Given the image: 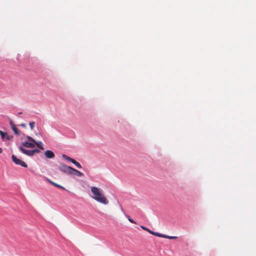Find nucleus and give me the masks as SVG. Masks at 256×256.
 Here are the masks:
<instances>
[{"label": "nucleus", "instance_id": "13", "mask_svg": "<svg viewBox=\"0 0 256 256\" xmlns=\"http://www.w3.org/2000/svg\"><path fill=\"white\" fill-rule=\"evenodd\" d=\"M71 162H72L73 164H74L78 168H82L81 164L78 162L76 161L75 160L72 159V160Z\"/></svg>", "mask_w": 256, "mask_h": 256}, {"label": "nucleus", "instance_id": "14", "mask_svg": "<svg viewBox=\"0 0 256 256\" xmlns=\"http://www.w3.org/2000/svg\"><path fill=\"white\" fill-rule=\"evenodd\" d=\"M62 158L66 160H67V161H69V162H72V160L73 158L69 157L68 156L64 154H62Z\"/></svg>", "mask_w": 256, "mask_h": 256}, {"label": "nucleus", "instance_id": "12", "mask_svg": "<svg viewBox=\"0 0 256 256\" xmlns=\"http://www.w3.org/2000/svg\"><path fill=\"white\" fill-rule=\"evenodd\" d=\"M35 146H36L39 148H40L41 150L44 149V148L43 147V144L40 141H38V142L36 141Z\"/></svg>", "mask_w": 256, "mask_h": 256}, {"label": "nucleus", "instance_id": "23", "mask_svg": "<svg viewBox=\"0 0 256 256\" xmlns=\"http://www.w3.org/2000/svg\"><path fill=\"white\" fill-rule=\"evenodd\" d=\"M20 126L24 128H25L26 126V124H22Z\"/></svg>", "mask_w": 256, "mask_h": 256}, {"label": "nucleus", "instance_id": "16", "mask_svg": "<svg viewBox=\"0 0 256 256\" xmlns=\"http://www.w3.org/2000/svg\"><path fill=\"white\" fill-rule=\"evenodd\" d=\"M32 154L33 156L36 152V153L40 152V150L39 149L36 148L34 150H32Z\"/></svg>", "mask_w": 256, "mask_h": 256}, {"label": "nucleus", "instance_id": "20", "mask_svg": "<svg viewBox=\"0 0 256 256\" xmlns=\"http://www.w3.org/2000/svg\"><path fill=\"white\" fill-rule=\"evenodd\" d=\"M140 227L142 228L143 230H146V231H148V228H146L144 226H141Z\"/></svg>", "mask_w": 256, "mask_h": 256}, {"label": "nucleus", "instance_id": "18", "mask_svg": "<svg viewBox=\"0 0 256 256\" xmlns=\"http://www.w3.org/2000/svg\"><path fill=\"white\" fill-rule=\"evenodd\" d=\"M153 235L156 236L161 237L162 236V234L159 233L158 232H154Z\"/></svg>", "mask_w": 256, "mask_h": 256}, {"label": "nucleus", "instance_id": "15", "mask_svg": "<svg viewBox=\"0 0 256 256\" xmlns=\"http://www.w3.org/2000/svg\"><path fill=\"white\" fill-rule=\"evenodd\" d=\"M26 138L28 140V142H36V140L30 136H26Z\"/></svg>", "mask_w": 256, "mask_h": 256}, {"label": "nucleus", "instance_id": "11", "mask_svg": "<svg viewBox=\"0 0 256 256\" xmlns=\"http://www.w3.org/2000/svg\"><path fill=\"white\" fill-rule=\"evenodd\" d=\"M121 210H122V212H124V216H126V218L128 219V220H129V222H130L132 224H136V222L132 220L130 216H128V214H127L123 210V209L122 208H121Z\"/></svg>", "mask_w": 256, "mask_h": 256}, {"label": "nucleus", "instance_id": "24", "mask_svg": "<svg viewBox=\"0 0 256 256\" xmlns=\"http://www.w3.org/2000/svg\"><path fill=\"white\" fill-rule=\"evenodd\" d=\"M22 114V112H19L18 114V116H19V115Z\"/></svg>", "mask_w": 256, "mask_h": 256}, {"label": "nucleus", "instance_id": "21", "mask_svg": "<svg viewBox=\"0 0 256 256\" xmlns=\"http://www.w3.org/2000/svg\"><path fill=\"white\" fill-rule=\"evenodd\" d=\"M161 237L168 238V236L164 234H162V236Z\"/></svg>", "mask_w": 256, "mask_h": 256}, {"label": "nucleus", "instance_id": "2", "mask_svg": "<svg viewBox=\"0 0 256 256\" xmlns=\"http://www.w3.org/2000/svg\"><path fill=\"white\" fill-rule=\"evenodd\" d=\"M58 169L59 170L66 174L70 176L72 175V168L70 166H68L67 165L64 163H60V164Z\"/></svg>", "mask_w": 256, "mask_h": 256}, {"label": "nucleus", "instance_id": "19", "mask_svg": "<svg viewBox=\"0 0 256 256\" xmlns=\"http://www.w3.org/2000/svg\"><path fill=\"white\" fill-rule=\"evenodd\" d=\"M177 237L175 236H168V239H176Z\"/></svg>", "mask_w": 256, "mask_h": 256}, {"label": "nucleus", "instance_id": "22", "mask_svg": "<svg viewBox=\"0 0 256 256\" xmlns=\"http://www.w3.org/2000/svg\"><path fill=\"white\" fill-rule=\"evenodd\" d=\"M148 232L150 234H153L154 233V232H153V231H152V230H150L149 229H148Z\"/></svg>", "mask_w": 256, "mask_h": 256}, {"label": "nucleus", "instance_id": "10", "mask_svg": "<svg viewBox=\"0 0 256 256\" xmlns=\"http://www.w3.org/2000/svg\"><path fill=\"white\" fill-rule=\"evenodd\" d=\"M46 180L49 182L50 183V184H52V185L56 186V188H61V189H62V190H66L65 188L60 186V184H58L48 179V178H46Z\"/></svg>", "mask_w": 256, "mask_h": 256}, {"label": "nucleus", "instance_id": "25", "mask_svg": "<svg viewBox=\"0 0 256 256\" xmlns=\"http://www.w3.org/2000/svg\"><path fill=\"white\" fill-rule=\"evenodd\" d=\"M2 150L1 148H0V153H2Z\"/></svg>", "mask_w": 256, "mask_h": 256}, {"label": "nucleus", "instance_id": "8", "mask_svg": "<svg viewBox=\"0 0 256 256\" xmlns=\"http://www.w3.org/2000/svg\"><path fill=\"white\" fill-rule=\"evenodd\" d=\"M10 126L12 130L14 131V134L16 135H18L19 134V132H18V129L16 128V126H15V124H14V122L12 120H10Z\"/></svg>", "mask_w": 256, "mask_h": 256}, {"label": "nucleus", "instance_id": "9", "mask_svg": "<svg viewBox=\"0 0 256 256\" xmlns=\"http://www.w3.org/2000/svg\"><path fill=\"white\" fill-rule=\"evenodd\" d=\"M72 175H75L78 176H84V174L72 168Z\"/></svg>", "mask_w": 256, "mask_h": 256}, {"label": "nucleus", "instance_id": "7", "mask_svg": "<svg viewBox=\"0 0 256 256\" xmlns=\"http://www.w3.org/2000/svg\"><path fill=\"white\" fill-rule=\"evenodd\" d=\"M44 155L48 158H52L54 157L55 155L53 152L50 150H46L44 152Z\"/></svg>", "mask_w": 256, "mask_h": 256}, {"label": "nucleus", "instance_id": "1", "mask_svg": "<svg viewBox=\"0 0 256 256\" xmlns=\"http://www.w3.org/2000/svg\"><path fill=\"white\" fill-rule=\"evenodd\" d=\"M91 192L92 194V198L100 204L106 205L108 204V200L105 197L102 192V190L96 186H91Z\"/></svg>", "mask_w": 256, "mask_h": 256}, {"label": "nucleus", "instance_id": "5", "mask_svg": "<svg viewBox=\"0 0 256 256\" xmlns=\"http://www.w3.org/2000/svg\"><path fill=\"white\" fill-rule=\"evenodd\" d=\"M19 148L24 154L30 156H32V150L25 149L22 146H20Z\"/></svg>", "mask_w": 256, "mask_h": 256}, {"label": "nucleus", "instance_id": "17", "mask_svg": "<svg viewBox=\"0 0 256 256\" xmlns=\"http://www.w3.org/2000/svg\"><path fill=\"white\" fill-rule=\"evenodd\" d=\"M35 122H30V128L31 130H33Z\"/></svg>", "mask_w": 256, "mask_h": 256}, {"label": "nucleus", "instance_id": "4", "mask_svg": "<svg viewBox=\"0 0 256 256\" xmlns=\"http://www.w3.org/2000/svg\"><path fill=\"white\" fill-rule=\"evenodd\" d=\"M0 135L3 140H10L12 138V136L8 134L6 132H2L0 130Z\"/></svg>", "mask_w": 256, "mask_h": 256}, {"label": "nucleus", "instance_id": "3", "mask_svg": "<svg viewBox=\"0 0 256 256\" xmlns=\"http://www.w3.org/2000/svg\"><path fill=\"white\" fill-rule=\"evenodd\" d=\"M12 159L13 162L17 165H20V166L24 167V168H27L28 165L26 164L25 162L22 161L20 159L16 158V156H15L14 154H12Z\"/></svg>", "mask_w": 256, "mask_h": 256}, {"label": "nucleus", "instance_id": "6", "mask_svg": "<svg viewBox=\"0 0 256 256\" xmlns=\"http://www.w3.org/2000/svg\"><path fill=\"white\" fill-rule=\"evenodd\" d=\"M35 143L32 142L26 141L22 144V146L26 148H32L35 146Z\"/></svg>", "mask_w": 256, "mask_h": 256}]
</instances>
